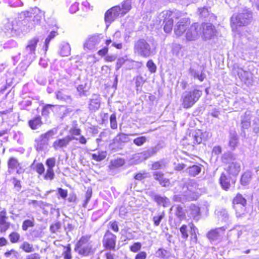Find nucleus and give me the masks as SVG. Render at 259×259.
I'll return each instance as SVG.
<instances>
[{"instance_id": "1", "label": "nucleus", "mask_w": 259, "mask_h": 259, "mask_svg": "<svg viewBox=\"0 0 259 259\" xmlns=\"http://www.w3.org/2000/svg\"><path fill=\"white\" fill-rule=\"evenodd\" d=\"M92 244L91 235H82L76 242L74 248V251L81 256L92 255L95 250Z\"/></svg>"}, {"instance_id": "2", "label": "nucleus", "mask_w": 259, "mask_h": 259, "mask_svg": "<svg viewBox=\"0 0 259 259\" xmlns=\"http://www.w3.org/2000/svg\"><path fill=\"white\" fill-rule=\"evenodd\" d=\"M23 19L33 22L34 25H40L45 20V12L37 7L21 12Z\"/></svg>"}, {"instance_id": "3", "label": "nucleus", "mask_w": 259, "mask_h": 259, "mask_svg": "<svg viewBox=\"0 0 259 259\" xmlns=\"http://www.w3.org/2000/svg\"><path fill=\"white\" fill-rule=\"evenodd\" d=\"M202 90L194 89L182 97V106L185 109L191 108L202 96Z\"/></svg>"}, {"instance_id": "4", "label": "nucleus", "mask_w": 259, "mask_h": 259, "mask_svg": "<svg viewBox=\"0 0 259 259\" xmlns=\"http://www.w3.org/2000/svg\"><path fill=\"white\" fill-rule=\"evenodd\" d=\"M232 204L237 217H241L245 214L247 200L241 194H236L232 200Z\"/></svg>"}, {"instance_id": "5", "label": "nucleus", "mask_w": 259, "mask_h": 259, "mask_svg": "<svg viewBox=\"0 0 259 259\" xmlns=\"http://www.w3.org/2000/svg\"><path fill=\"white\" fill-rule=\"evenodd\" d=\"M134 50L135 53L144 58H147L152 54L150 45L144 38H140L135 42Z\"/></svg>"}, {"instance_id": "6", "label": "nucleus", "mask_w": 259, "mask_h": 259, "mask_svg": "<svg viewBox=\"0 0 259 259\" xmlns=\"http://www.w3.org/2000/svg\"><path fill=\"white\" fill-rule=\"evenodd\" d=\"M117 241V236L110 230H107L103 235L102 240L104 249L115 251L116 248Z\"/></svg>"}, {"instance_id": "7", "label": "nucleus", "mask_w": 259, "mask_h": 259, "mask_svg": "<svg viewBox=\"0 0 259 259\" xmlns=\"http://www.w3.org/2000/svg\"><path fill=\"white\" fill-rule=\"evenodd\" d=\"M174 14V12L168 10L163 11L161 13L163 18V30L165 33H169L172 29Z\"/></svg>"}, {"instance_id": "8", "label": "nucleus", "mask_w": 259, "mask_h": 259, "mask_svg": "<svg viewBox=\"0 0 259 259\" xmlns=\"http://www.w3.org/2000/svg\"><path fill=\"white\" fill-rule=\"evenodd\" d=\"M8 172L11 174L14 171L19 175L25 172V169L19 162L18 159L15 157H10L7 161Z\"/></svg>"}, {"instance_id": "9", "label": "nucleus", "mask_w": 259, "mask_h": 259, "mask_svg": "<svg viewBox=\"0 0 259 259\" xmlns=\"http://www.w3.org/2000/svg\"><path fill=\"white\" fill-rule=\"evenodd\" d=\"M201 27L198 22L193 23L186 33V40L189 41L196 40L201 33Z\"/></svg>"}, {"instance_id": "10", "label": "nucleus", "mask_w": 259, "mask_h": 259, "mask_svg": "<svg viewBox=\"0 0 259 259\" xmlns=\"http://www.w3.org/2000/svg\"><path fill=\"white\" fill-rule=\"evenodd\" d=\"M47 170L43 175V178L46 181H52L55 178V174L54 167L56 165V159L55 157H50L46 160Z\"/></svg>"}, {"instance_id": "11", "label": "nucleus", "mask_w": 259, "mask_h": 259, "mask_svg": "<svg viewBox=\"0 0 259 259\" xmlns=\"http://www.w3.org/2000/svg\"><path fill=\"white\" fill-rule=\"evenodd\" d=\"M202 30V38L203 40L211 39L216 34L215 26L211 23L203 22L200 25Z\"/></svg>"}, {"instance_id": "12", "label": "nucleus", "mask_w": 259, "mask_h": 259, "mask_svg": "<svg viewBox=\"0 0 259 259\" xmlns=\"http://www.w3.org/2000/svg\"><path fill=\"white\" fill-rule=\"evenodd\" d=\"M120 11V6H115L108 9L104 15L105 22L110 24L118 17H122Z\"/></svg>"}, {"instance_id": "13", "label": "nucleus", "mask_w": 259, "mask_h": 259, "mask_svg": "<svg viewBox=\"0 0 259 259\" xmlns=\"http://www.w3.org/2000/svg\"><path fill=\"white\" fill-rule=\"evenodd\" d=\"M55 133L53 130H50L44 134H41L38 139L35 140L36 146L41 150L44 145L48 144L49 140L53 138Z\"/></svg>"}, {"instance_id": "14", "label": "nucleus", "mask_w": 259, "mask_h": 259, "mask_svg": "<svg viewBox=\"0 0 259 259\" xmlns=\"http://www.w3.org/2000/svg\"><path fill=\"white\" fill-rule=\"evenodd\" d=\"M74 139V138L73 137L70 136L57 139L53 143L52 147L55 150L66 148L69 145L71 141Z\"/></svg>"}, {"instance_id": "15", "label": "nucleus", "mask_w": 259, "mask_h": 259, "mask_svg": "<svg viewBox=\"0 0 259 259\" xmlns=\"http://www.w3.org/2000/svg\"><path fill=\"white\" fill-rule=\"evenodd\" d=\"M190 24V19L189 18H184L180 20L177 24L175 29V34L178 36H182L186 31V28Z\"/></svg>"}, {"instance_id": "16", "label": "nucleus", "mask_w": 259, "mask_h": 259, "mask_svg": "<svg viewBox=\"0 0 259 259\" xmlns=\"http://www.w3.org/2000/svg\"><path fill=\"white\" fill-rule=\"evenodd\" d=\"M7 211L4 208L0 211V232L5 233L11 227V223L7 221Z\"/></svg>"}, {"instance_id": "17", "label": "nucleus", "mask_w": 259, "mask_h": 259, "mask_svg": "<svg viewBox=\"0 0 259 259\" xmlns=\"http://www.w3.org/2000/svg\"><path fill=\"white\" fill-rule=\"evenodd\" d=\"M154 180L158 182L161 186L167 187L170 185L169 179L164 177V174L160 171H155L153 173Z\"/></svg>"}, {"instance_id": "18", "label": "nucleus", "mask_w": 259, "mask_h": 259, "mask_svg": "<svg viewBox=\"0 0 259 259\" xmlns=\"http://www.w3.org/2000/svg\"><path fill=\"white\" fill-rule=\"evenodd\" d=\"M39 41L38 37H33L28 41L25 49L29 55L33 56L35 55L36 49Z\"/></svg>"}, {"instance_id": "19", "label": "nucleus", "mask_w": 259, "mask_h": 259, "mask_svg": "<svg viewBox=\"0 0 259 259\" xmlns=\"http://www.w3.org/2000/svg\"><path fill=\"white\" fill-rule=\"evenodd\" d=\"M99 42L100 39L98 36H91L89 37L83 44V49L84 50L94 49Z\"/></svg>"}, {"instance_id": "20", "label": "nucleus", "mask_w": 259, "mask_h": 259, "mask_svg": "<svg viewBox=\"0 0 259 259\" xmlns=\"http://www.w3.org/2000/svg\"><path fill=\"white\" fill-rule=\"evenodd\" d=\"M43 121L40 115H37L28 121V125L32 130H36L43 125Z\"/></svg>"}, {"instance_id": "21", "label": "nucleus", "mask_w": 259, "mask_h": 259, "mask_svg": "<svg viewBox=\"0 0 259 259\" xmlns=\"http://www.w3.org/2000/svg\"><path fill=\"white\" fill-rule=\"evenodd\" d=\"M70 134L72 136H79L78 139H75L76 140H78L79 143L82 145H85L87 143V139L85 137L81 135V131L77 126V125L73 126L69 131Z\"/></svg>"}, {"instance_id": "22", "label": "nucleus", "mask_w": 259, "mask_h": 259, "mask_svg": "<svg viewBox=\"0 0 259 259\" xmlns=\"http://www.w3.org/2000/svg\"><path fill=\"white\" fill-rule=\"evenodd\" d=\"M194 146L201 144L203 141L205 140L203 137V133L200 130H195L191 131Z\"/></svg>"}, {"instance_id": "23", "label": "nucleus", "mask_w": 259, "mask_h": 259, "mask_svg": "<svg viewBox=\"0 0 259 259\" xmlns=\"http://www.w3.org/2000/svg\"><path fill=\"white\" fill-rule=\"evenodd\" d=\"M230 24L233 30H237L238 27L245 26V22H242L241 19L239 18V16L237 15H233L231 17Z\"/></svg>"}, {"instance_id": "24", "label": "nucleus", "mask_w": 259, "mask_h": 259, "mask_svg": "<svg viewBox=\"0 0 259 259\" xmlns=\"http://www.w3.org/2000/svg\"><path fill=\"white\" fill-rule=\"evenodd\" d=\"M241 167L237 162H231L226 169L227 172L230 175L237 176L240 171Z\"/></svg>"}, {"instance_id": "25", "label": "nucleus", "mask_w": 259, "mask_h": 259, "mask_svg": "<svg viewBox=\"0 0 259 259\" xmlns=\"http://www.w3.org/2000/svg\"><path fill=\"white\" fill-rule=\"evenodd\" d=\"M154 201L158 205H161L163 207H167L170 203L169 199L166 196H162L160 195H155L153 198Z\"/></svg>"}, {"instance_id": "26", "label": "nucleus", "mask_w": 259, "mask_h": 259, "mask_svg": "<svg viewBox=\"0 0 259 259\" xmlns=\"http://www.w3.org/2000/svg\"><path fill=\"white\" fill-rule=\"evenodd\" d=\"M128 135L122 133H118L113 139V144L121 145L126 143L128 140Z\"/></svg>"}, {"instance_id": "27", "label": "nucleus", "mask_w": 259, "mask_h": 259, "mask_svg": "<svg viewBox=\"0 0 259 259\" xmlns=\"http://www.w3.org/2000/svg\"><path fill=\"white\" fill-rule=\"evenodd\" d=\"M219 182L222 188L224 190L228 191L230 189L231 187L230 181L225 174H221L219 179Z\"/></svg>"}, {"instance_id": "28", "label": "nucleus", "mask_w": 259, "mask_h": 259, "mask_svg": "<svg viewBox=\"0 0 259 259\" xmlns=\"http://www.w3.org/2000/svg\"><path fill=\"white\" fill-rule=\"evenodd\" d=\"M201 170L200 164L193 165L189 166L187 169L186 172L188 175L191 177H194L198 175Z\"/></svg>"}, {"instance_id": "29", "label": "nucleus", "mask_w": 259, "mask_h": 259, "mask_svg": "<svg viewBox=\"0 0 259 259\" xmlns=\"http://www.w3.org/2000/svg\"><path fill=\"white\" fill-rule=\"evenodd\" d=\"M251 178V172L249 171H245L243 172V174L241 175L240 180V183L241 185L243 186H246L250 183Z\"/></svg>"}, {"instance_id": "30", "label": "nucleus", "mask_w": 259, "mask_h": 259, "mask_svg": "<svg viewBox=\"0 0 259 259\" xmlns=\"http://www.w3.org/2000/svg\"><path fill=\"white\" fill-rule=\"evenodd\" d=\"M107 156V152L105 151H98L97 153H93L92 154V158L97 162H100L104 159Z\"/></svg>"}, {"instance_id": "31", "label": "nucleus", "mask_w": 259, "mask_h": 259, "mask_svg": "<svg viewBox=\"0 0 259 259\" xmlns=\"http://www.w3.org/2000/svg\"><path fill=\"white\" fill-rule=\"evenodd\" d=\"M56 32L55 31H51L46 38L44 42V46L42 49L44 53L46 54L48 50L50 41L56 36Z\"/></svg>"}, {"instance_id": "32", "label": "nucleus", "mask_w": 259, "mask_h": 259, "mask_svg": "<svg viewBox=\"0 0 259 259\" xmlns=\"http://www.w3.org/2000/svg\"><path fill=\"white\" fill-rule=\"evenodd\" d=\"M221 228H215L209 231L206 234L207 238L210 241L217 239L220 236L219 230Z\"/></svg>"}, {"instance_id": "33", "label": "nucleus", "mask_w": 259, "mask_h": 259, "mask_svg": "<svg viewBox=\"0 0 259 259\" xmlns=\"http://www.w3.org/2000/svg\"><path fill=\"white\" fill-rule=\"evenodd\" d=\"M237 15L239 16V18L241 19L242 22H245V26L250 23L252 18V14L250 12L247 11L245 13L237 14Z\"/></svg>"}, {"instance_id": "34", "label": "nucleus", "mask_w": 259, "mask_h": 259, "mask_svg": "<svg viewBox=\"0 0 259 259\" xmlns=\"http://www.w3.org/2000/svg\"><path fill=\"white\" fill-rule=\"evenodd\" d=\"M190 213L194 219H198L200 215V207L196 205H192L190 207Z\"/></svg>"}, {"instance_id": "35", "label": "nucleus", "mask_w": 259, "mask_h": 259, "mask_svg": "<svg viewBox=\"0 0 259 259\" xmlns=\"http://www.w3.org/2000/svg\"><path fill=\"white\" fill-rule=\"evenodd\" d=\"M182 145L183 146H194L193 138L192 136L191 131L187 133L186 136L182 139Z\"/></svg>"}, {"instance_id": "36", "label": "nucleus", "mask_w": 259, "mask_h": 259, "mask_svg": "<svg viewBox=\"0 0 259 259\" xmlns=\"http://www.w3.org/2000/svg\"><path fill=\"white\" fill-rule=\"evenodd\" d=\"M20 248L26 253L32 252L34 250L33 245L27 241L23 242L21 244Z\"/></svg>"}, {"instance_id": "37", "label": "nucleus", "mask_w": 259, "mask_h": 259, "mask_svg": "<svg viewBox=\"0 0 259 259\" xmlns=\"http://www.w3.org/2000/svg\"><path fill=\"white\" fill-rule=\"evenodd\" d=\"M175 215L180 220H185L186 219V213L184 210L183 207L179 205L176 207Z\"/></svg>"}, {"instance_id": "38", "label": "nucleus", "mask_w": 259, "mask_h": 259, "mask_svg": "<svg viewBox=\"0 0 259 259\" xmlns=\"http://www.w3.org/2000/svg\"><path fill=\"white\" fill-rule=\"evenodd\" d=\"M190 228L191 231V236L190 239V242L194 244H196L198 242V237L197 234L195 232V231L197 230V228L192 223L191 224Z\"/></svg>"}, {"instance_id": "39", "label": "nucleus", "mask_w": 259, "mask_h": 259, "mask_svg": "<svg viewBox=\"0 0 259 259\" xmlns=\"http://www.w3.org/2000/svg\"><path fill=\"white\" fill-rule=\"evenodd\" d=\"M131 5L128 2H124L122 3L121 6H120V14L123 16L131 9Z\"/></svg>"}, {"instance_id": "40", "label": "nucleus", "mask_w": 259, "mask_h": 259, "mask_svg": "<svg viewBox=\"0 0 259 259\" xmlns=\"http://www.w3.org/2000/svg\"><path fill=\"white\" fill-rule=\"evenodd\" d=\"M11 181L13 185V188L16 191H20L22 188L21 181L15 177H13Z\"/></svg>"}, {"instance_id": "41", "label": "nucleus", "mask_w": 259, "mask_h": 259, "mask_svg": "<svg viewBox=\"0 0 259 259\" xmlns=\"http://www.w3.org/2000/svg\"><path fill=\"white\" fill-rule=\"evenodd\" d=\"M64 251L63 252V257L64 259H71V245L70 244H68L66 246H63Z\"/></svg>"}, {"instance_id": "42", "label": "nucleus", "mask_w": 259, "mask_h": 259, "mask_svg": "<svg viewBox=\"0 0 259 259\" xmlns=\"http://www.w3.org/2000/svg\"><path fill=\"white\" fill-rule=\"evenodd\" d=\"M9 238L11 243L14 244L20 241V235L17 232H12L9 235Z\"/></svg>"}, {"instance_id": "43", "label": "nucleus", "mask_w": 259, "mask_h": 259, "mask_svg": "<svg viewBox=\"0 0 259 259\" xmlns=\"http://www.w3.org/2000/svg\"><path fill=\"white\" fill-rule=\"evenodd\" d=\"M124 164V161L122 158H118L111 161L110 164V168L114 169L122 166Z\"/></svg>"}, {"instance_id": "44", "label": "nucleus", "mask_w": 259, "mask_h": 259, "mask_svg": "<svg viewBox=\"0 0 259 259\" xmlns=\"http://www.w3.org/2000/svg\"><path fill=\"white\" fill-rule=\"evenodd\" d=\"M100 107V103L98 99H92L90 100L89 108L90 110L96 111Z\"/></svg>"}, {"instance_id": "45", "label": "nucleus", "mask_w": 259, "mask_h": 259, "mask_svg": "<svg viewBox=\"0 0 259 259\" xmlns=\"http://www.w3.org/2000/svg\"><path fill=\"white\" fill-rule=\"evenodd\" d=\"M34 226V221L32 220H25L23 221L22 225V229L23 231H26L29 228H32Z\"/></svg>"}, {"instance_id": "46", "label": "nucleus", "mask_w": 259, "mask_h": 259, "mask_svg": "<svg viewBox=\"0 0 259 259\" xmlns=\"http://www.w3.org/2000/svg\"><path fill=\"white\" fill-rule=\"evenodd\" d=\"M197 13L200 18H205L209 15L208 9L205 7L199 8L197 10Z\"/></svg>"}, {"instance_id": "47", "label": "nucleus", "mask_w": 259, "mask_h": 259, "mask_svg": "<svg viewBox=\"0 0 259 259\" xmlns=\"http://www.w3.org/2000/svg\"><path fill=\"white\" fill-rule=\"evenodd\" d=\"M56 105L46 104L42 108L41 115L45 116H48L50 113V110L53 107H56Z\"/></svg>"}, {"instance_id": "48", "label": "nucleus", "mask_w": 259, "mask_h": 259, "mask_svg": "<svg viewBox=\"0 0 259 259\" xmlns=\"http://www.w3.org/2000/svg\"><path fill=\"white\" fill-rule=\"evenodd\" d=\"M146 66L151 73H154L156 72L157 66L152 60H149L146 63Z\"/></svg>"}, {"instance_id": "49", "label": "nucleus", "mask_w": 259, "mask_h": 259, "mask_svg": "<svg viewBox=\"0 0 259 259\" xmlns=\"http://www.w3.org/2000/svg\"><path fill=\"white\" fill-rule=\"evenodd\" d=\"M165 216V212L164 211L161 212L159 215L157 216H154L152 218V220L154 223L155 226H158L160 225L162 220Z\"/></svg>"}, {"instance_id": "50", "label": "nucleus", "mask_w": 259, "mask_h": 259, "mask_svg": "<svg viewBox=\"0 0 259 259\" xmlns=\"http://www.w3.org/2000/svg\"><path fill=\"white\" fill-rule=\"evenodd\" d=\"M110 127L112 130L117 128V121L115 113L112 114L109 118Z\"/></svg>"}, {"instance_id": "51", "label": "nucleus", "mask_w": 259, "mask_h": 259, "mask_svg": "<svg viewBox=\"0 0 259 259\" xmlns=\"http://www.w3.org/2000/svg\"><path fill=\"white\" fill-rule=\"evenodd\" d=\"M71 49L68 45H65L62 46L60 54L62 56H68L70 54Z\"/></svg>"}, {"instance_id": "52", "label": "nucleus", "mask_w": 259, "mask_h": 259, "mask_svg": "<svg viewBox=\"0 0 259 259\" xmlns=\"http://www.w3.org/2000/svg\"><path fill=\"white\" fill-rule=\"evenodd\" d=\"M109 227L115 233H118L119 231L118 222L115 220L109 222Z\"/></svg>"}, {"instance_id": "53", "label": "nucleus", "mask_w": 259, "mask_h": 259, "mask_svg": "<svg viewBox=\"0 0 259 259\" xmlns=\"http://www.w3.org/2000/svg\"><path fill=\"white\" fill-rule=\"evenodd\" d=\"M35 171L38 176H41L42 175H44L45 174V168L42 163L39 162L35 165Z\"/></svg>"}, {"instance_id": "54", "label": "nucleus", "mask_w": 259, "mask_h": 259, "mask_svg": "<svg viewBox=\"0 0 259 259\" xmlns=\"http://www.w3.org/2000/svg\"><path fill=\"white\" fill-rule=\"evenodd\" d=\"M130 250L133 252H138L142 248V244L139 242H135L130 246Z\"/></svg>"}, {"instance_id": "55", "label": "nucleus", "mask_w": 259, "mask_h": 259, "mask_svg": "<svg viewBox=\"0 0 259 259\" xmlns=\"http://www.w3.org/2000/svg\"><path fill=\"white\" fill-rule=\"evenodd\" d=\"M147 141V138L145 136L137 137L134 139L133 143L137 146L143 145Z\"/></svg>"}, {"instance_id": "56", "label": "nucleus", "mask_w": 259, "mask_h": 259, "mask_svg": "<svg viewBox=\"0 0 259 259\" xmlns=\"http://www.w3.org/2000/svg\"><path fill=\"white\" fill-rule=\"evenodd\" d=\"M183 239L186 240L188 237L187 226L183 225L179 229Z\"/></svg>"}, {"instance_id": "57", "label": "nucleus", "mask_w": 259, "mask_h": 259, "mask_svg": "<svg viewBox=\"0 0 259 259\" xmlns=\"http://www.w3.org/2000/svg\"><path fill=\"white\" fill-rule=\"evenodd\" d=\"M145 82L146 79L141 75H138L135 78V83L137 88L142 87Z\"/></svg>"}, {"instance_id": "58", "label": "nucleus", "mask_w": 259, "mask_h": 259, "mask_svg": "<svg viewBox=\"0 0 259 259\" xmlns=\"http://www.w3.org/2000/svg\"><path fill=\"white\" fill-rule=\"evenodd\" d=\"M12 255L15 257H17L18 255V252L14 249L8 250L4 252V256L7 258H9Z\"/></svg>"}, {"instance_id": "59", "label": "nucleus", "mask_w": 259, "mask_h": 259, "mask_svg": "<svg viewBox=\"0 0 259 259\" xmlns=\"http://www.w3.org/2000/svg\"><path fill=\"white\" fill-rule=\"evenodd\" d=\"M162 167V163L160 161H156L152 162L151 169L152 170H158L161 169Z\"/></svg>"}, {"instance_id": "60", "label": "nucleus", "mask_w": 259, "mask_h": 259, "mask_svg": "<svg viewBox=\"0 0 259 259\" xmlns=\"http://www.w3.org/2000/svg\"><path fill=\"white\" fill-rule=\"evenodd\" d=\"M61 226L59 222H57L51 225L50 229V231L53 233H55L60 229Z\"/></svg>"}, {"instance_id": "61", "label": "nucleus", "mask_w": 259, "mask_h": 259, "mask_svg": "<svg viewBox=\"0 0 259 259\" xmlns=\"http://www.w3.org/2000/svg\"><path fill=\"white\" fill-rule=\"evenodd\" d=\"M147 173L146 172H139L136 174L134 176V179L137 181H141L142 180H144L147 177Z\"/></svg>"}, {"instance_id": "62", "label": "nucleus", "mask_w": 259, "mask_h": 259, "mask_svg": "<svg viewBox=\"0 0 259 259\" xmlns=\"http://www.w3.org/2000/svg\"><path fill=\"white\" fill-rule=\"evenodd\" d=\"M109 49L107 47H104L98 51V55L101 57H105L107 54Z\"/></svg>"}, {"instance_id": "63", "label": "nucleus", "mask_w": 259, "mask_h": 259, "mask_svg": "<svg viewBox=\"0 0 259 259\" xmlns=\"http://www.w3.org/2000/svg\"><path fill=\"white\" fill-rule=\"evenodd\" d=\"M147 253L144 251L138 252L135 256V259H146Z\"/></svg>"}, {"instance_id": "64", "label": "nucleus", "mask_w": 259, "mask_h": 259, "mask_svg": "<svg viewBox=\"0 0 259 259\" xmlns=\"http://www.w3.org/2000/svg\"><path fill=\"white\" fill-rule=\"evenodd\" d=\"M41 256L38 253H33L26 255L25 259H41Z\"/></svg>"}]
</instances>
